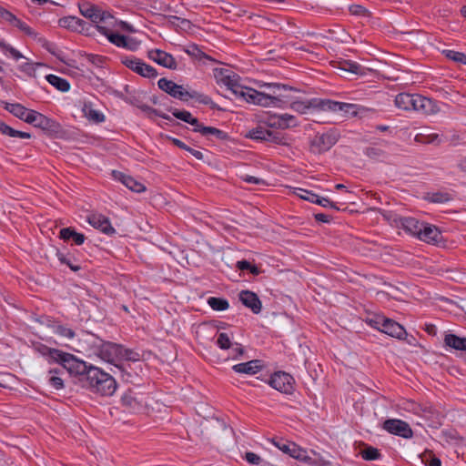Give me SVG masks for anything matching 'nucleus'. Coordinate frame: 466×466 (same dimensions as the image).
<instances>
[{
  "mask_svg": "<svg viewBox=\"0 0 466 466\" xmlns=\"http://www.w3.org/2000/svg\"><path fill=\"white\" fill-rule=\"evenodd\" d=\"M84 382L93 392L102 396H112L117 388L116 381L112 375L94 365L89 367Z\"/></svg>",
  "mask_w": 466,
  "mask_h": 466,
  "instance_id": "1",
  "label": "nucleus"
},
{
  "mask_svg": "<svg viewBox=\"0 0 466 466\" xmlns=\"http://www.w3.org/2000/svg\"><path fill=\"white\" fill-rule=\"evenodd\" d=\"M238 76L235 73L230 74V77L224 82L225 85L233 95L242 98L248 103L254 105H267V101L270 98L264 96V92L243 86L238 83Z\"/></svg>",
  "mask_w": 466,
  "mask_h": 466,
  "instance_id": "2",
  "label": "nucleus"
},
{
  "mask_svg": "<svg viewBox=\"0 0 466 466\" xmlns=\"http://www.w3.org/2000/svg\"><path fill=\"white\" fill-rule=\"evenodd\" d=\"M88 340L92 345L93 353L99 357L104 361H106L110 364H117L120 360V355L122 350V345L104 341L93 334H87Z\"/></svg>",
  "mask_w": 466,
  "mask_h": 466,
  "instance_id": "3",
  "label": "nucleus"
},
{
  "mask_svg": "<svg viewBox=\"0 0 466 466\" xmlns=\"http://www.w3.org/2000/svg\"><path fill=\"white\" fill-rule=\"evenodd\" d=\"M264 86L270 90L269 94L264 93V96L270 99L267 101V105H260L261 106H274L278 107H284L285 105L289 104L293 98L286 93L288 91H297V89L292 86L278 83H266L264 84Z\"/></svg>",
  "mask_w": 466,
  "mask_h": 466,
  "instance_id": "4",
  "label": "nucleus"
},
{
  "mask_svg": "<svg viewBox=\"0 0 466 466\" xmlns=\"http://www.w3.org/2000/svg\"><path fill=\"white\" fill-rule=\"evenodd\" d=\"M62 368L68 371L69 374L78 376L79 380L84 382V380L89 370L86 362L76 359L73 354L62 351L57 362Z\"/></svg>",
  "mask_w": 466,
  "mask_h": 466,
  "instance_id": "5",
  "label": "nucleus"
},
{
  "mask_svg": "<svg viewBox=\"0 0 466 466\" xmlns=\"http://www.w3.org/2000/svg\"><path fill=\"white\" fill-rule=\"evenodd\" d=\"M339 132L335 128L319 134L318 133L310 141V151L314 154H322L329 150L339 140Z\"/></svg>",
  "mask_w": 466,
  "mask_h": 466,
  "instance_id": "6",
  "label": "nucleus"
},
{
  "mask_svg": "<svg viewBox=\"0 0 466 466\" xmlns=\"http://www.w3.org/2000/svg\"><path fill=\"white\" fill-rule=\"evenodd\" d=\"M58 25L60 27L85 34L86 35H93L96 30V25L76 16L62 17L58 20Z\"/></svg>",
  "mask_w": 466,
  "mask_h": 466,
  "instance_id": "7",
  "label": "nucleus"
},
{
  "mask_svg": "<svg viewBox=\"0 0 466 466\" xmlns=\"http://www.w3.org/2000/svg\"><path fill=\"white\" fill-rule=\"evenodd\" d=\"M122 64L143 77L155 78L157 76V71L153 66L138 58L127 56L122 59Z\"/></svg>",
  "mask_w": 466,
  "mask_h": 466,
  "instance_id": "8",
  "label": "nucleus"
},
{
  "mask_svg": "<svg viewBox=\"0 0 466 466\" xmlns=\"http://www.w3.org/2000/svg\"><path fill=\"white\" fill-rule=\"evenodd\" d=\"M268 383L272 388L285 394H292L294 390L293 377L284 371L275 372L270 377Z\"/></svg>",
  "mask_w": 466,
  "mask_h": 466,
  "instance_id": "9",
  "label": "nucleus"
},
{
  "mask_svg": "<svg viewBox=\"0 0 466 466\" xmlns=\"http://www.w3.org/2000/svg\"><path fill=\"white\" fill-rule=\"evenodd\" d=\"M263 123L268 127L280 129H288L299 125L297 118L289 114L269 115Z\"/></svg>",
  "mask_w": 466,
  "mask_h": 466,
  "instance_id": "10",
  "label": "nucleus"
},
{
  "mask_svg": "<svg viewBox=\"0 0 466 466\" xmlns=\"http://www.w3.org/2000/svg\"><path fill=\"white\" fill-rule=\"evenodd\" d=\"M383 429L388 432L400 436L405 439L411 438L413 435L412 430L410 425L398 419H389L383 422Z\"/></svg>",
  "mask_w": 466,
  "mask_h": 466,
  "instance_id": "11",
  "label": "nucleus"
},
{
  "mask_svg": "<svg viewBox=\"0 0 466 466\" xmlns=\"http://www.w3.org/2000/svg\"><path fill=\"white\" fill-rule=\"evenodd\" d=\"M159 89L166 92L174 98L181 101H187L188 91L185 90L182 86L176 84L172 80L165 77L160 78L157 82Z\"/></svg>",
  "mask_w": 466,
  "mask_h": 466,
  "instance_id": "12",
  "label": "nucleus"
},
{
  "mask_svg": "<svg viewBox=\"0 0 466 466\" xmlns=\"http://www.w3.org/2000/svg\"><path fill=\"white\" fill-rule=\"evenodd\" d=\"M247 137L259 141H269L275 144H281L283 139L280 133L270 131L263 127L251 129Z\"/></svg>",
  "mask_w": 466,
  "mask_h": 466,
  "instance_id": "13",
  "label": "nucleus"
},
{
  "mask_svg": "<svg viewBox=\"0 0 466 466\" xmlns=\"http://www.w3.org/2000/svg\"><path fill=\"white\" fill-rule=\"evenodd\" d=\"M121 404L128 412H139L144 408V401L141 396L128 390L121 397Z\"/></svg>",
  "mask_w": 466,
  "mask_h": 466,
  "instance_id": "14",
  "label": "nucleus"
},
{
  "mask_svg": "<svg viewBox=\"0 0 466 466\" xmlns=\"http://www.w3.org/2000/svg\"><path fill=\"white\" fill-rule=\"evenodd\" d=\"M289 106L294 111L299 114H306L309 109L314 108L324 111V99L312 98L307 101L292 100L289 103Z\"/></svg>",
  "mask_w": 466,
  "mask_h": 466,
  "instance_id": "15",
  "label": "nucleus"
},
{
  "mask_svg": "<svg viewBox=\"0 0 466 466\" xmlns=\"http://www.w3.org/2000/svg\"><path fill=\"white\" fill-rule=\"evenodd\" d=\"M324 111L343 112L347 116H355L358 114V106L355 104L337 102L324 99Z\"/></svg>",
  "mask_w": 466,
  "mask_h": 466,
  "instance_id": "16",
  "label": "nucleus"
},
{
  "mask_svg": "<svg viewBox=\"0 0 466 466\" xmlns=\"http://www.w3.org/2000/svg\"><path fill=\"white\" fill-rule=\"evenodd\" d=\"M87 222L95 228L106 235H114L116 229L111 226L108 218L102 214H91L87 217Z\"/></svg>",
  "mask_w": 466,
  "mask_h": 466,
  "instance_id": "17",
  "label": "nucleus"
},
{
  "mask_svg": "<svg viewBox=\"0 0 466 466\" xmlns=\"http://www.w3.org/2000/svg\"><path fill=\"white\" fill-rule=\"evenodd\" d=\"M412 100L410 101L411 106H410V111H421L425 114H431L435 112L436 105L435 103L425 96H422L418 94H411Z\"/></svg>",
  "mask_w": 466,
  "mask_h": 466,
  "instance_id": "18",
  "label": "nucleus"
},
{
  "mask_svg": "<svg viewBox=\"0 0 466 466\" xmlns=\"http://www.w3.org/2000/svg\"><path fill=\"white\" fill-rule=\"evenodd\" d=\"M147 56L149 59L153 60L154 62L157 63L158 65L169 68V69H176L177 68V62L175 58L172 56V55L160 50V49H153L148 51Z\"/></svg>",
  "mask_w": 466,
  "mask_h": 466,
  "instance_id": "19",
  "label": "nucleus"
},
{
  "mask_svg": "<svg viewBox=\"0 0 466 466\" xmlns=\"http://www.w3.org/2000/svg\"><path fill=\"white\" fill-rule=\"evenodd\" d=\"M34 122L35 127L42 129L48 135L57 134L61 129L60 125L56 121L46 116L45 115L39 112L36 116L35 121Z\"/></svg>",
  "mask_w": 466,
  "mask_h": 466,
  "instance_id": "20",
  "label": "nucleus"
},
{
  "mask_svg": "<svg viewBox=\"0 0 466 466\" xmlns=\"http://www.w3.org/2000/svg\"><path fill=\"white\" fill-rule=\"evenodd\" d=\"M116 370H111L115 374L119 373L121 379L128 383L136 384L138 379V373L130 363L115 364Z\"/></svg>",
  "mask_w": 466,
  "mask_h": 466,
  "instance_id": "21",
  "label": "nucleus"
},
{
  "mask_svg": "<svg viewBox=\"0 0 466 466\" xmlns=\"http://www.w3.org/2000/svg\"><path fill=\"white\" fill-rule=\"evenodd\" d=\"M239 300L247 308L250 309L254 314L261 311L262 304L258 295L250 290H242L239 293Z\"/></svg>",
  "mask_w": 466,
  "mask_h": 466,
  "instance_id": "22",
  "label": "nucleus"
},
{
  "mask_svg": "<svg viewBox=\"0 0 466 466\" xmlns=\"http://www.w3.org/2000/svg\"><path fill=\"white\" fill-rule=\"evenodd\" d=\"M419 238L430 244H438L442 240V235L437 227L424 223Z\"/></svg>",
  "mask_w": 466,
  "mask_h": 466,
  "instance_id": "23",
  "label": "nucleus"
},
{
  "mask_svg": "<svg viewBox=\"0 0 466 466\" xmlns=\"http://www.w3.org/2000/svg\"><path fill=\"white\" fill-rule=\"evenodd\" d=\"M112 175L116 179L122 182L123 185L134 192L141 193L146 190V187L142 183L137 181L134 177L128 175L116 170H114Z\"/></svg>",
  "mask_w": 466,
  "mask_h": 466,
  "instance_id": "24",
  "label": "nucleus"
},
{
  "mask_svg": "<svg viewBox=\"0 0 466 466\" xmlns=\"http://www.w3.org/2000/svg\"><path fill=\"white\" fill-rule=\"evenodd\" d=\"M264 365L260 360H252L250 361L236 364L232 370L238 373L254 375L263 369Z\"/></svg>",
  "mask_w": 466,
  "mask_h": 466,
  "instance_id": "25",
  "label": "nucleus"
},
{
  "mask_svg": "<svg viewBox=\"0 0 466 466\" xmlns=\"http://www.w3.org/2000/svg\"><path fill=\"white\" fill-rule=\"evenodd\" d=\"M383 321L384 325L381 329V332L400 339H401L406 335L405 329L395 320L386 318V320Z\"/></svg>",
  "mask_w": 466,
  "mask_h": 466,
  "instance_id": "26",
  "label": "nucleus"
},
{
  "mask_svg": "<svg viewBox=\"0 0 466 466\" xmlns=\"http://www.w3.org/2000/svg\"><path fill=\"white\" fill-rule=\"evenodd\" d=\"M400 224L401 228L410 234L416 236L418 238L420 235L424 222L419 221L415 218H400Z\"/></svg>",
  "mask_w": 466,
  "mask_h": 466,
  "instance_id": "27",
  "label": "nucleus"
},
{
  "mask_svg": "<svg viewBox=\"0 0 466 466\" xmlns=\"http://www.w3.org/2000/svg\"><path fill=\"white\" fill-rule=\"evenodd\" d=\"M193 131L198 132L202 136L207 137L212 136L220 141L228 140L229 138V136L228 135L227 132L214 127H206L202 123H200L198 128H193Z\"/></svg>",
  "mask_w": 466,
  "mask_h": 466,
  "instance_id": "28",
  "label": "nucleus"
},
{
  "mask_svg": "<svg viewBox=\"0 0 466 466\" xmlns=\"http://www.w3.org/2000/svg\"><path fill=\"white\" fill-rule=\"evenodd\" d=\"M95 31H98L102 35H106L109 42L116 45V46H123L126 35H120L118 33H114L109 28L104 25H96Z\"/></svg>",
  "mask_w": 466,
  "mask_h": 466,
  "instance_id": "29",
  "label": "nucleus"
},
{
  "mask_svg": "<svg viewBox=\"0 0 466 466\" xmlns=\"http://www.w3.org/2000/svg\"><path fill=\"white\" fill-rule=\"evenodd\" d=\"M421 416L430 421V426L437 427L441 424L442 415L432 406H425L421 408Z\"/></svg>",
  "mask_w": 466,
  "mask_h": 466,
  "instance_id": "30",
  "label": "nucleus"
},
{
  "mask_svg": "<svg viewBox=\"0 0 466 466\" xmlns=\"http://www.w3.org/2000/svg\"><path fill=\"white\" fill-rule=\"evenodd\" d=\"M59 236L65 241L72 239L76 245H82L86 239L84 234L77 233L72 228H64L60 230Z\"/></svg>",
  "mask_w": 466,
  "mask_h": 466,
  "instance_id": "31",
  "label": "nucleus"
},
{
  "mask_svg": "<svg viewBox=\"0 0 466 466\" xmlns=\"http://www.w3.org/2000/svg\"><path fill=\"white\" fill-rule=\"evenodd\" d=\"M36 350L42 356H44L47 359V361L49 363H56L61 353H62V350L54 349V348H50L44 344H40L36 348Z\"/></svg>",
  "mask_w": 466,
  "mask_h": 466,
  "instance_id": "32",
  "label": "nucleus"
},
{
  "mask_svg": "<svg viewBox=\"0 0 466 466\" xmlns=\"http://www.w3.org/2000/svg\"><path fill=\"white\" fill-rule=\"evenodd\" d=\"M444 343L446 346L456 350H466V338H461L455 334H446Z\"/></svg>",
  "mask_w": 466,
  "mask_h": 466,
  "instance_id": "33",
  "label": "nucleus"
},
{
  "mask_svg": "<svg viewBox=\"0 0 466 466\" xmlns=\"http://www.w3.org/2000/svg\"><path fill=\"white\" fill-rule=\"evenodd\" d=\"M169 111L176 118L192 125L194 128H198L200 125L199 120L197 117H194L192 114L188 111L172 108H170Z\"/></svg>",
  "mask_w": 466,
  "mask_h": 466,
  "instance_id": "34",
  "label": "nucleus"
},
{
  "mask_svg": "<svg viewBox=\"0 0 466 466\" xmlns=\"http://www.w3.org/2000/svg\"><path fill=\"white\" fill-rule=\"evenodd\" d=\"M189 98L196 99L198 102H199V103H201L203 105H208V106H210L211 109H217V110H219V111H223L224 110L218 104L213 102V100L208 96L201 94V93H198V92H197L195 90L188 91L187 100Z\"/></svg>",
  "mask_w": 466,
  "mask_h": 466,
  "instance_id": "35",
  "label": "nucleus"
},
{
  "mask_svg": "<svg viewBox=\"0 0 466 466\" xmlns=\"http://www.w3.org/2000/svg\"><path fill=\"white\" fill-rule=\"evenodd\" d=\"M46 79L50 85L61 92H66L70 89V84L65 78L50 74L46 76Z\"/></svg>",
  "mask_w": 466,
  "mask_h": 466,
  "instance_id": "36",
  "label": "nucleus"
},
{
  "mask_svg": "<svg viewBox=\"0 0 466 466\" xmlns=\"http://www.w3.org/2000/svg\"><path fill=\"white\" fill-rule=\"evenodd\" d=\"M338 67L341 70L356 75H362L364 68L358 63L351 60L341 59L338 61Z\"/></svg>",
  "mask_w": 466,
  "mask_h": 466,
  "instance_id": "37",
  "label": "nucleus"
},
{
  "mask_svg": "<svg viewBox=\"0 0 466 466\" xmlns=\"http://www.w3.org/2000/svg\"><path fill=\"white\" fill-rule=\"evenodd\" d=\"M411 100V94L400 93L395 96L394 103L399 109L410 111V106H411L412 104L410 103Z\"/></svg>",
  "mask_w": 466,
  "mask_h": 466,
  "instance_id": "38",
  "label": "nucleus"
},
{
  "mask_svg": "<svg viewBox=\"0 0 466 466\" xmlns=\"http://www.w3.org/2000/svg\"><path fill=\"white\" fill-rule=\"evenodd\" d=\"M5 109L21 120L24 119L25 113L28 110V108L18 103H5Z\"/></svg>",
  "mask_w": 466,
  "mask_h": 466,
  "instance_id": "39",
  "label": "nucleus"
},
{
  "mask_svg": "<svg viewBox=\"0 0 466 466\" xmlns=\"http://www.w3.org/2000/svg\"><path fill=\"white\" fill-rule=\"evenodd\" d=\"M420 459L427 466H441V460L431 451L426 450L420 454Z\"/></svg>",
  "mask_w": 466,
  "mask_h": 466,
  "instance_id": "40",
  "label": "nucleus"
},
{
  "mask_svg": "<svg viewBox=\"0 0 466 466\" xmlns=\"http://www.w3.org/2000/svg\"><path fill=\"white\" fill-rule=\"evenodd\" d=\"M78 8L80 14L88 19L95 15V12H98V6L89 2L79 3Z\"/></svg>",
  "mask_w": 466,
  "mask_h": 466,
  "instance_id": "41",
  "label": "nucleus"
},
{
  "mask_svg": "<svg viewBox=\"0 0 466 466\" xmlns=\"http://www.w3.org/2000/svg\"><path fill=\"white\" fill-rule=\"evenodd\" d=\"M208 304L211 307L212 309L222 311L228 309L229 304L228 301L222 298L210 297L208 299Z\"/></svg>",
  "mask_w": 466,
  "mask_h": 466,
  "instance_id": "42",
  "label": "nucleus"
},
{
  "mask_svg": "<svg viewBox=\"0 0 466 466\" xmlns=\"http://www.w3.org/2000/svg\"><path fill=\"white\" fill-rule=\"evenodd\" d=\"M364 154L372 160H380L386 157V152L375 146L367 147Z\"/></svg>",
  "mask_w": 466,
  "mask_h": 466,
  "instance_id": "43",
  "label": "nucleus"
},
{
  "mask_svg": "<svg viewBox=\"0 0 466 466\" xmlns=\"http://www.w3.org/2000/svg\"><path fill=\"white\" fill-rule=\"evenodd\" d=\"M83 111L88 119L93 120L96 123H101L105 120V116L97 110L92 108L91 106L85 104Z\"/></svg>",
  "mask_w": 466,
  "mask_h": 466,
  "instance_id": "44",
  "label": "nucleus"
},
{
  "mask_svg": "<svg viewBox=\"0 0 466 466\" xmlns=\"http://www.w3.org/2000/svg\"><path fill=\"white\" fill-rule=\"evenodd\" d=\"M139 359H140V356L138 353H137L131 350L125 349L122 346L120 360H126L127 361H132L135 365L139 366V370H141L142 369H141V363H139Z\"/></svg>",
  "mask_w": 466,
  "mask_h": 466,
  "instance_id": "45",
  "label": "nucleus"
},
{
  "mask_svg": "<svg viewBox=\"0 0 466 466\" xmlns=\"http://www.w3.org/2000/svg\"><path fill=\"white\" fill-rule=\"evenodd\" d=\"M172 143L177 146V147L187 150L191 155H193L197 159L202 160L204 158V155L201 151L196 150L188 146H187L183 141L177 139V138H172Z\"/></svg>",
  "mask_w": 466,
  "mask_h": 466,
  "instance_id": "46",
  "label": "nucleus"
},
{
  "mask_svg": "<svg viewBox=\"0 0 466 466\" xmlns=\"http://www.w3.org/2000/svg\"><path fill=\"white\" fill-rule=\"evenodd\" d=\"M360 455L365 461H375L381 456L380 451L372 446H366V448L360 451Z\"/></svg>",
  "mask_w": 466,
  "mask_h": 466,
  "instance_id": "47",
  "label": "nucleus"
},
{
  "mask_svg": "<svg viewBox=\"0 0 466 466\" xmlns=\"http://www.w3.org/2000/svg\"><path fill=\"white\" fill-rule=\"evenodd\" d=\"M426 200L431 203H445L451 199L448 193L444 192H434L427 194Z\"/></svg>",
  "mask_w": 466,
  "mask_h": 466,
  "instance_id": "48",
  "label": "nucleus"
},
{
  "mask_svg": "<svg viewBox=\"0 0 466 466\" xmlns=\"http://www.w3.org/2000/svg\"><path fill=\"white\" fill-rule=\"evenodd\" d=\"M291 448L290 457L308 463L311 462V458L307 455V451L305 450L301 449L297 444L291 445Z\"/></svg>",
  "mask_w": 466,
  "mask_h": 466,
  "instance_id": "49",
  "label": "nucleus"
},
{
  "mask_svg": "<svg viewBox=\"0 0 466 466\" xmlns=\"http://www.w3.org/2000/svg\"><path fill=\"white\" fill-rule=\"evenodd\" d=\"M236 267L239 270H248L254 276H258L261 273L259 268L245 259L238 261Z\"/></svg>",
  "mask_w": 466,
  "mask_h": 466,
  "instance_id": "50",
  "label": "nucleus"
},
{
  "mask_svg": "<svg viewBox=\"0 0 466 466\" xmlns=\"http://www.w3.org/2000/svg\"><path fill=\"white\" fill-rule=\"evenodd\" d=\"M170 22L173 25L186 32L190 31L193 27V25L189 20L180 18L178 16H171Z\"/></svg>",
  "mask_w": 466,
  "mask_h": 466,
  "instance_id": "51",
  "label": "nucleus"
},
{
  "mask_svg": "<svg viewBox=\"0 0 466 466\" xmlns=\"http://www.w3.org/2000/svg\"><path fill=\"white\" fill-rule=\"evenodd\" d=\"M60 372L59 369H54L50 370L49 373L52 374L48 380L49 384L56 390H61L64 388V382L63 380L57 376Z\"/></svg>",
  "mask_w": 466,
  "mask_h": 466,
  "instance_id": "52",
  "label": "nucleus"
},
{
  "mask_svg": "<svg viewBox=\"0 0 466 466\" xmlns=\"http://www.w3.org/2000/svg\"><path fill=\"white\" fill-rule=\"evenodd\" d=\"M443 53L449 59L466 65V54L453 50H444Z\"/></svg>",
  "mask_w": 466,
  "mask_h": 466,
  "instance_id": "53",
  "label": "nucleus"
},
{
  "mask_svg": "<svg viewBox=\"0 0 466 466\" xmlns=\"http://www.w3.org/2000/svg\"><path fill=\"white\" fill-rule=\"evenodd\" d=\"M298 192H296V195L299 197L300 198L315 203L316 201H319V196L315 193H312L311 191L302 189V188H297Z\"/></svg>",
  "mask_w": 466,
  "mask_h": 466,
  "instance_id": "54",
  "label": "nucleus"
},
{
  "mask_svg": "<svg viewBox=\"0 0 466 466\" xmlns=\"http://www.w3.org/2000/svg\"><path fill=\"white\" fill-rule=\"evenodd\" d=\"M43 64L41 63H36V64H34V63H31V62H25L24 64H22L21 66H19V69L25 73L27 76H32V77H35V67L36 66H42Z\"/></svg>",
  "mask_w": 466,
  "mask_h": 466,
  "instance_id": "55",
  "label": "nucleus"
},
{
  "mask_svg": "<svg viewBox=\"0 0 466 466\" xmlns=\"http://www.w3.org/2000/svg\"><path fill=\"white\" fill-rule=\"evenodd\" d=\"M1 50L5 54V55H9L10 56H12L15 60H19L20 58H23V55L18 51L16 50L15 48H14L12 46L8 45V44H1Z\"/></svg>",
  "mask_w": 466,
  "mask_h": 466,
  "instance_id": "56",
  "label": "nucleus"
},
{
  "mask_svg": "<svg viewBox=\"0 0 466 466\" xmlns=\"http://www.w3.org/2000/svg\"><path fill=\"white\" fill-rule=\"evenodd\" d=\"M217 345L221 350H228L231 348L232 343H231V340H230V338L228 337V335L227 333L221 332V333H218V336L217 339Z\"/></svg>",
  "mask_w": 466,
  "mask_h": 466,
  "instance_id": "57",
  "label": "nucleus"
},
{
  "mask_svg": "<svg viewBox=\"0 0 466 466\" xmlns=\"http://www.w3.org/2000/svg\"><path fill=\"white\" fill-rule=\"evenodd\" d=\"M232 72L226 68H215L214 69V76L217 79L218 83L224 84L226 80L230 77V74Z\"/></svg>",
  "mask_w": 466,
  "mask_h": 466,
  "instance_id": "58",
  "label": "nucleus"
},
{
  "mask_svg": "<svg viewBox=\"0 0 466 466\" xmlns=\"http://www.w3.org/2000/svg\"><path fill=\"white\" fill-rule=\"evenodd\" d=\"M12 25L19 28L22 32H24L27 35L34 36V37L36 36V34L34 32V30L29 25H27L25 23H24L23 21L18 19L17 17L15 19Z\"/></svg>",
  "mask_w": 466,
  "mask_h": 466,
  "instance_id": "59",
  "label": "nucleus"
},
{
  "mask_svg": "<svg viewBox=\"0 0 466 466\" xmlns=\"http://www.w3.org/2000/svg\"><path fill=\"white\" fill-rule=\"evenodd\" d=\"M140 44L141 42L136 38L126 35L122 48L127 49L129 51H136L138 49Z\"/></svg>",
  "mask_w": 466,
  "mask_h": 466,
  "instance_id": "60",
  "label": "nucleus"
},
{
  "mask_svg": "<svg viewBox=\"0 0 466 466\" xmlns=\"http://www.w3.org/2000/svg\"><path fill=\"white\" fill-rule=\"evenodd\" d=\"M55 333L62 337L72 339L75 337V331L67 327L57 325L55 327Z\"/></svg>",
  "mask_w": 466,
  "mask_h": 466,
  "instance_id": "61",
  "label": "nucleus"
},
{
  "mask_svg": "<svg viewBox=\"0 0 466 466\" xmlns=\"http://www.w3.org/2000/svg\"><path fill=\"white\" fill-rule=\"evenodd\" d=\"M56 255L59 261L62 264L67 265L73 271L76 272L81 268L79 265H75L70 258H68L65 254L61 253L60 251H57Z\"/></svg>",
  "mask_w": 466,
  "mask_h": 466,
  "instance_id": "62",
  "label": "nucleus"
},
{
  "mask_svg": "<svg viewBox=\"0 0 466 466\" xmlns=\"http://www.w3.org/2000/svg\"><path fill=\"white\" fill-rule=\"evenodd\" d=\"M383 320H386V317L384 316H375L373 318H370L369 319V324L379 329L380 331H381V329L383 328V325H384V321Z\"/></svg>",
  "mask_w": 466,
  "mask_h": 466,
  "instance_id": "63",
  "label": "nucleus"
},
{
  "mask_svg": "<svg viewBox=\"0 0 466 466\" xmlns=\"http://www.w3.org/2000/svg\"><path fill=\"white\" fill-rule=\"evenodd\" d=\"M350 12L354 15L369 16L370 12L360 5H352L350 6Z\"/></svg>",
  "mask_w": 466,
  "mask_h": 466,
  "instance_id": "64",
  "label": "nucleus"
}]
</instances>
